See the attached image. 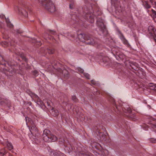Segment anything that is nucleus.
Returning <instances> with one entry per match:
<instances>
[{"instance_id":"obj_1","label":"nucleus","mask_w":156,"mask_h":156,"mask_svg":"<svg viewBox=\"0 0 156 156\" xmlns=\"http://www.w3.org/2000/svg\"><path fill=\"white\" fill-rule=\"evenodd\" d=\"M25 119L27 125H29L30 124L31 125L30 127H29V125L28 126L30 132V133L28 134L29 137L34 143L37 144H39L40 140L39 138L37 136L38 132L37 128L34 125V122L31 121V119L27 117H26Z\"/></svg>"},{"instance_id":"obj_2","label":"nucleus","mask_w":156,"mask_h":156,"mask_svg":"<svg viewBox=\"0 0 156 156\" xmlns=\"http://www.w3.org/2000/svg\"><path fill=\"white\" fill-rule=\"evenodd\" d=\"M77 37L80 41L85 42L87 44L94 45L97 44L96 41H95L93 39L90 38L87 35L80 34L78 35Z\"/></svg>"},{"instance_id":"obj_3","label":"nucleus","mask_w":156,"mask_h":156,"mask_svg":"<svg viewBox=\"0 0 156 156\" xmlns=\"http://www.w3.org/2000/svg\"><path fill=\"white\" fill-rule=\"evenodd\" d=\"M42 137L43 140L46 142H54L57 140V138L55 135L51 134L50 131L47 129L44 131Z\"/></svg>"},{"instance_id":"obj_4","label":"nucleus","mask_w":156,"mask_h":156,"mask_svg":"<svg viewBox=\"0 0 156 156\" xmlns=\"http://www.w3.org/2000/svg\"><path fill=\"white\" fill-rule=\"evenodd\" d=\"M39 2L49 12H53L55 8L51 0H38Z\"/></svg>"},{"instance_id":"obj_5","label":"nucleus","mask_w":156,"mask_h":156,"mask_svg":"<svg viewBox=\"0 0 156 156\" xmlns=\"http://www.w3.org/2000/svg\"><path fill=\"white\" fill-rule=\"evenodd\" d=\"M96 24L99 28L100 30L102 32V34H107V31L102 19L101 18H98L97 20Z\"/></svg>"},{"instance_id":"obj_6","label":"nucleus","mask_w":156,"mask_h":156,"mask_svg":"<svg viewBox=\"0 0 156 156\" xmlns=\"http://www.w3.org/2000/svg\"><path fill=\"white\" fill-rule=\"evenodd\" d=\"M18 11L19 13L25 17H27L28 16V12L27 10V9L25 8H20L18 9Z\"/></svg>"},{"instance_id":"obj_7","label":"nucleus","mask_w":156,"mask_h":156,"mask_svg":"<svg viewBox=\"0 0 156 156\" xmlns=\"http://www.w3.org/2000/svg\"><path fill=\"white\" fill-rule=\"evenodd\" d=\"M148 29L149 33L151 36L154 37L156 35V30L153 26H150L148 27Z\"/></svg>"},{"instance_id":"obj_8","label":"nucleus","mask_w":156,"mask_h":156,"mask_svg":"<svg viewBox=\"0 0 156 156\" xmlns=\"http://www.w3.org/2000/svg\"><path fill=\"white\" fill-rule=\"evenodd\" d=\"M86 17L90 23H93L94 22V18L91 14L87 13L86 14Z\"/></svg>"},{"instance_id":"obj_9","label":"nucleus","mask_w":156,"mask_h":156,"mask_svg":"<svg viewBox=\"0 0 156 156\" xmlns=\"http://www.w3.org/2000/svg\"><path fill=\"white\" fill-rule=\"evenodd\" d=\"M0 16L1 18L3 19H4V18H5V19H6V23L7 24V26H8V27L9 28H12L13 27L11 23L9 21V19H6L5 18V15H4L2 14V15H0Z\"/></svg>"},{"instance_id":"obj_10","label":"nucleus","mask_w":156,"mask_h":156,"mask_svg":"<svg viewBox=\"0 0 156 156\" xmlns=\"http://www.w3.org/2000/svg\"><path fill=\"white\" fill-rule=\"evenodd\" d=\"M148 12L150 14L151 16L154 18H156V11L152 9L151 11L148 10Z\"/></svg>"},{"instance_id":"obj_11","label":"nucleus","mask_w":156,"mask_h":156,"mask_svg":"<svg viewBox=\"0 0 156 156\" xmlns=\"http://www.w3.org/2000/svg\"><path fill=\"white\" fill-rule=\"evenodd\" d=\"M58 72H59L60 73L64 74V75H65V74H66L67 75L68 74V72L67 71V70L65 69H64L63 70H62V69L61 68H58Z\"/></svg>"},{"instance_id":"obj_12","label":"nucleus","mask_w":156,"mask_h":156,"mask_svg":"<svg viewBox=\"0 0 156 156\" xmlns=\"http://www.w3.org/2000/svg\"><path fill=\"white\" fill-rule=\"evenodd\" d=\"M6 144L7 148L9 150H11L13 148V147L10 143L7 142Z\"/></svg>"},{"instance_id":"obj_13","label":"nucleus","mask_w":156,"mask_h":156,"mask_svg":"<svg viewBox=\"0 0 156 156\" xmlns=\"http://www.w3.org/2000/svg\"><path fill=\"white\" fill-rule=\"evenodd\" d=\"M143 5L144 7L147 9H149L151 7V6L146 1H145L143 2Z\"/></svg>"},{"instance_id":"obj_14","label":"nucleus","mask_w":156,"mask_h":156,"mask_svg":"<svg viewBox=\"0 0 156 156\" xmlns=\"http://www.w3.org/2000/svg\"><path fill=\"white\" fill-rule=\"evenodd\" d=\"M1 45L4 47H6L8 46L9 44L6 41H2L1 43Z\"/></svg>"},{"instance_id":"obj_15","label":"nucleus","mask_w":156,"mask_h":156,"mask_svg":"<svg viewBox=\"0 0 156 156\" xmlns=\"http://www.w3.org/2000/svg\"><path fill=\"white\" fill-rule=\"evenodd\" d=\"M51 114L54 116H56L58 114V112L57 110H52L51 111Z\"/></svg>"},{"instance_id":"obj_16","label":"nucleus","mask_w":156,"mask_h":156,"mask_svg":"<svg viewBox=\"0 0 156 156\" xmlns=\"http://www.w3.org/2000/svg\"><path fill=\"white\" fill-rule=\"evenodd\" d=\"M6 152L4 149L0 151V155L1 156H2L5 154H6Z\"/></svg>"},{"instance_id":"obj_17","label":"nucleus","mask_w":156,"mask_h":156,"mask_svg":"<svg viewBox=\"0 0 156 156\" xmlns=\"http://www.w3.org/2000/svg\"><path fill=\"white\" fill-rule=\"evenodd\" d=\"M37 104L40 106H42L43 105V102L41 100L39 99L37 100Z\"/></svg>"},{"instance_id":"obj_18","label":"nucleus","mask_w":156,"mask_h":156,"mask_svg":"<svg viewBox=\"0 0 156 156\" xmlns=\"http://www.w3.org/2000/svg\"><path fill=\"white\" fill-rule=\"evenodd\" d=\"M48 52L49 54H52L54 53V50L51 48H49L47 49Z\"/></svg>"},{"instance_id":"obj_19","label":"nucleus","mask_w":156,"mask_h":156,"mask_svg":"<svg viewBox=\"0 0 156 156\" xmlns=\"http://www.w3.org/2000/svg\"><path fill=\"white\" fill-rule=\"evenodd\" d=\"M83 75L87 79H89L90 76L88 74L86 73H84Z\"/></svg>"},{"instance_id":"obj_20","label":"nucleus","mask_w":156,"mask_h":156,"mask_svg":"<svg viewBox=\"0 0 156 156\" xmlns=\"http://www.w3.org/2000/svg\"><path fill=\"white\" fill-rule=\"evenodd\" d=\"M149 1L152 5H154L156 7V2L154 1L153 0H150Z\"/></svg>"},{"instance_id":"obj_21","label":"nucleus","mask_w":156,"mask_h":156,"mask_svg":"<svg viewBox=\"0 0 156 156\" xmlns=\"http://www.w3.org/2000/svg\"><path fill=\"white\" fill-rule=\"evenodd\" d=\"M151 126L156 132V125L154 124H152L151 125Z\"/></svg>"},{"instance_id":"obj_22","label":"nucleus","mask_w":156,"mask_h":156,"mask_svg":"<svg viewBox=\"0 0 156 156\" xmlns=\"http://www.w3.org/2000/svg\"><path fill=\"white\" fill-rule=\"evenodd\" d=\"M77 70L78 72L80 73H83V70L80 68H78Z\"/></svg>"},{"instance_id":"obj_23","label":"nucleus","mask_w":156,"mask_h":156,"mask_svg":"<svg viewBox=\"0 0 156 156\" xmlns=\"http://www.w3.org/2000/svg\"><path fill=\"white\" fill-rule=\"evenodd\" d=\"M151 141L153 143H156V140L155 139H151Z\"/></svg>"},{"instance_id":"obj_24","label":"nucleus","mask_w":156,"mask_h":156,"mask_svg":"<svg viewBox=\"0 0 156 156\" xmlns=\"http://www.w3.org/2000/svg\"><path fill=\"white\" fill-rule=\"evenodd\" d=\"M122 41H123V43L125 44H126L127 43V41L125 40V39H123V40H122Z\"/></svg>"},{"instance_id":"obj_25","label":"nucleus","mask_w":156,"mask_h":156,"mask_svg":"<svg viewBox=\"0 0 156 156\" xmlns=\"http://www.w3.org/2000/svg\"><path fill=\"white\" fill-rule=\"evenodd\" d=\"M72 99H73V101H76V97L75 96H73V97Z\"/></svg>"},{"instance_id":"obj_26","label":"nucleus","mask_w":156,"mask_h":156,"mask_svg":"<svg viewBox=\"0 0 156 156\" xmlns=\"http://www.w3.org/2000/svg\"><path fill=\"white\" fill-rule=\"evenodd\" d=\"M16 33L17 34H21L22 33V32L20 30L18 29L16 30Z\"/></svg>"},{"instance_id":"obj_27","label":"nucleus","mask_w":156,"mask_h":156,"mask_svg":"<svg viewBox=\"0 0 156 156\" xmlns=\"http://www.w3.org/2000/svg\"><path fill=\"white\" fill-rule=\"evenodd\" d=\"M37 73L38 72L37 71L35 70L34 71V75L36 76L37 75Z\"/></svg>"},{"instance_id":"obj_28","label":"nucleus","mask_w":156,"mask_h":156,"mask_svg":"<svg viewBox=\"0 0 156 156\" xmlns=\"http://www.w3.org/2000/svg\"><path fill=\"white\" fill-rule=\"evenodd\" d=\"M127 111L129 113H130L132 111L131 109L129 108H128Z\"/></svg>"},{"instance_id":"obj_29","label":"nucleus","mask_w":156,"mask_h":156,"mask_svg":"<svg viewBox=\"0 0 156 156\" xmlns=\"http://www.w3.org/2000/svg\"><path fill=\"white\" fill-rule=\"evenodd\" d=\"M91 82L94 85L95 84V82L94 80H92L91 81Z\"/></svg>"},{"instance_id":"obj_30","label":"nucleus","mask_w":156,"mask_h":156,"mask_svg":"<svg viewBox=\"0 0 156 156\" xmlns=\"http://www.w3.org/2000/svg\"><path fill=\"white\" fill-rule=\"evenodd\" d=\"M153 37L154 38V39L155 41L156 42V35L154 37Z\"/></svg>"},{"instance_id":"obj_31","label":"nucleus","mask_w":156,"mask_h":156,"mask_svg":"<svg viewBox=\"0 0 156 156\" xmlns=\"http://www.w3.org/2000/svg\"><path fill=\"white\" fill-rule=\"evenodd\" d=\"M10 44H11V45H14V44H12V43H10Z\"/></svg>"},{"instance_id":"obj_32","label":"nucleus","mask_w":156,"mask_h":156,"mask_svg":"<svg viewBox=\"0 0 156 156\" xmlns=\"http://www.w3.org/2000/svg\"><path fill=\"white\" fill-rule=\"evenodd\" d=\"M16 54H17V55H20V53H17V52H16Z\"/></svg>"},{"instance_id":"obj_33","label":"nucleus","mask_w":156,"mask_h":156,"mask_svg":"<svg viewBox=\"0 0 156 156\" xmlns=\"http://www.w3.org/2000/svg\"><path fill=\"white\" fill-rule=\"evenodd\" d=\"M12 75V73H11L10 74H10H9V75L10 76H11Z\"/></svg>"},{"instance_id":"obj_34","label":"nucleus","mask_w":156,"mask_h":156,"mask_svg":"<svg viewBox=\"0 0 156 156\" xmlns=\"http://www.w3.org/2000/svg\"><path fill=\"white\" fill-rule=\"evenodd\" d=\"M31 102H30L29 103V105H31Z\"/></svg>"},{"instance_id":"obj_35","label":"nucleus","mask_w":156,"mask_h":156,"mask_svg":"<svg viewBox=\"0 0 156 156\" xmlns=\"http://www.w3.org/2000/svg\"><path fill=\"white\" fill-rule=\"evenodd\" d=\"M154 21H155V22H156V18H154Z\"/></svg>"},{"instance_id":"obj_36","label":"nucleus","mask_w":156,"mask_h":156,"mask_svg":"<svg viewBox=\"0 0 156 156\" xmlns=\"http://www.w3.org/2000/svg\"><path fill=\"white\" fill-rule=\"evenodd\" d=\"M154 89L156 91V85L155 86V87Z\"/></svg>"},{"instance_id":"obj_37","label":"nucleus","mask_w":156,"mask_h":156,"mask_svg":"<svg viewBox=\"0 0 156 156\" xmlns=\"http://www.w3.org/2000/svg\"><path fill=\"white\" fill-rule=\"evenodd\" d=\"M69 7H70V8H72L71 6V5H69Z\"/></svg>"},{"instance_id":"obj_38","label":"nucleus","mask_w":156,"mask_h":156,"mask_svg":"<svg viewBox=\"0 0 156 156\" xmlns=\"http://www.w3.org/2000/svg\"><path fill=\"white\" fill-rule=\"evenodd\" d=\"M39 45H40L41 44V43H39Z\"/></svg>"},{"instance_id":"obj_39","label":"nucleus","mask_w":156,"mask_h":156,"mask_svg":"<svg viewBox=\"0 0 156 156\" xmlns=\"http://www.w3.org/2000/svg\"><path fill=\"white\" fill-rule=\"evenodd\" d=\"M33 40L34 41H35L36 40H35V39H34Z\"/></svg>"},{"instance_id":"obj_40","label":"nucleus","mask_w":156,"mask_h":156,"mask_svg":"<svg viewBox=\"0 0 156 156\" xmlns=\"http://www.w3.org/2000/svg\"><path fill=\"white\" fill-rule=\"evenodd\" d=\"M145 129V130H147V129Z\"/></svg>"},{"instance_id":"obj_41","label":"nucleus","mask_w":156,"mask_h":156,"mask_svg":"<svg viewBox=\"0 0 156 156\" xmlns=\"http://www.w3.org/2000/svg\"><path fill=\"white\" fill-rule=\"evenodd\" d=\"M45 38L46 39H47V37H45Z\"/></svg>"}]
</instances>
